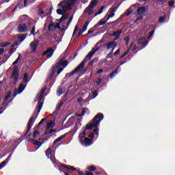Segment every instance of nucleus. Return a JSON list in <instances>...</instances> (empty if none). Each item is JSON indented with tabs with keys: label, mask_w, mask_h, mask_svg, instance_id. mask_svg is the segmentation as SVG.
Returning a JSON list of instances; mask_svg holds the SVG:
<instances>
[{
	"label": "nucleus",
	"mask_w": 175,
	"mask_h": 175,
	"mask_svg": "<svg viewBox=\"0 0 175 175\" xmlns=\"http://www.w3.org/2000/svg\"><path fill=\"white\" fill-rule=\"evenodd\" d=\"M37 99L38 100V107H37V109H38L37 113H36V112H34L33 113V116L29 120V122L27 123V130L26 131V133L25 134L26 139H27L28 140H29V138L31 137V136L32 135V134L29 133V131H31V128H32V126H33L35 121H36V118H38V116H39V113H40V111L42 110V108L43 107V102H41L42 99H43V94L40 93L38 96Z\"/></svg>",
	"instance_id": "f257e3e1"
},
{
	"label": "nucleus",
	"mask_w": 175,
	"mask_h": 175,
	"mask_svg": "<svg viewBox=\"0 0 175 175\" xmlns=\"http://www.w3.org/2000/svg\"><path fill=\"white\" fill-rule=\"evenodd\" d=\"M103 118H105L103 113H98L92 119V123L86 125L85 129H87V131H92L93 129V133L89 135V137H90V139H94V137H95V135L97 136L99 135V124H100V122Z\"/></svg>",
	"instance_id": "f03ea898"
},
{
	"label": "nucleus",
	"mask_w": 175,
	"mask_h": 175,
	"mask_svg": "<svg viewBox=\"0 0 175 175\" xmlns=\"http://www.w3.org/2000/svg\"><path fill=\"white\" fill-rule=\"evenodd\" d=\"M59 66H63V68H66L68 66V60H64V59H60L59 62L56 64L55 66L53 67L52 70L48 75V77L46 79L47 81H50L51 79H53V76L55 75V72H57V69L59 68Z\"/></svg>",
	"instance_id": "7ed1b4c3"
},
{
	"label": "nucleus",
	"mask_w": 175,
	"mask_h": 175,
	"mask_svg": "<svg viewBox=\"0 0 175 175\" xmlns=\"http://www.w3.org/2000/svg\"><path fill=\"white\" fill-rule=\"evenodd\" d=\"M71 1L72 3H70L66 0H64L57 5V8H61L64 13H66L68 10H70V9H72V6H73L75 5V2H76V0Z\"/></svg>",
	"instance_id": "20e7f679"
},
{
	"label": "nucleus",
	"mask_w": 175,
	"mask_h": 175,
	"mask_svg": "<svg viewBox=\"0 0 175 175\" xmlns=\"http://www.w3.org/2000/svg\"><path fill=\"white\" fill-rule=\"evenodd\" d=\"M100 43H105V40L101 39L96 44L95 48H92V51L89 52V53L86 55L85 58L84 59V61H90V59L92 58V55H94L95 53L100 50V47H102V45H100Z\"/></svg>",
	"instance_id": "39448f33"
},
{
	"label": "nucleus",
	"mask_w": 175,
	"mask_h": 175,
	"mask_svg": "<svg viewBox=\"0 0 175 175\" xmlns=\"http://www.w3.org/2000/svg\"><path fill=\"white\" fill-rule=\"evenodd\" d=\"M98 5V0H92L89 5L84 10L83 13H87L88 16L94 14V8Z\"/></svg>",
	"instance_id": "423d86ee"
},
{
	"label": "nucleus",
	"mask_w": 175,
	"mask_h": 175,
	"mask_svg": "<svg viewBox=\"0 0 175 175\" xmlns=\"http://www.w3.org/2000/svg\"><path fill=\"white\" fill-rule=\"evenodd\" d=\"M84 59L83 61H82L79 65H78L77 66V68L72 71L71 72L67 73L66 75V77H72V76H73V75L76 74V73H79V72H83V69H84V65L85 64V62H84Z\"/></svg>",
	"instance_id": "0eeeda50"
},
{
	"label": "nucleus",
	"mask_w": 175,
	"mask_h": 175,
	"mask_svg": "<svg viewBox=\"0 0 175 175\" xmlns=\"http://www.w3.org/2000/svg\"><path fill=\"white\" fill-rule=\"evenodd\" d=\"M53 28H54L55 29H59L60 32H63V33H65V31H66V29L61 28V25L59 24V23H56V25L54 22L51 23L48 26V31L49 32H52V31H53Z\"/></svg>",
	"instance_id": "6e6552de"
},
{
	"label": "nucleus",
	"mask_w": 175,
	"mask_h": 175,
	"mask_svg": "<svg viewBox=\"0 0 175 175\" xmlns=\"http://www.w3.org/2000/svg\"><path fill=\"white\" fill-rule=\"evenodd\" d=\"M61 166L62 167H65L66 169H67V170L70 171L71 170V172H77V173L79 174V175H85V172H82L81 170H77V169H76V167L71 166V165H66L64 163L61 164Z\"/></svg>",
	"instance_id": "1a4fd4ad"
},
{
	"label": "nucleus",
	"mask_w": 175,
	"mask_h": 175,
	"mask_svg": "<svg viewBox=\"0 0 175 175\" xmlns=\"http://www.w3.org/2000/svg\"><path fill=\"white\" fill-rule=\"evenodd\" d=\"M19 72H20V70L18 69V66H15L14 67V69L12 70V74L11 75V77L14 80V83H17V81H18Z\"/></svg>",
	"instance_id": "9d476101"
},
{
	"label": "nucleus",
	"mask_w": 175,
	"mask_h": 175,
	"mask_svg": "<svg viewBox=\"0 0 175 175\" xmlns=\"http://www.w3.org/2000/svg\"><path fill=\"white\" fill-rule=\"evenodd\" d=\"M53 54H54V49L49 48L44 51V53L42 54V57H44V55H46L47 57L46 59H49V58H51V57H53Z\"/></svg>",
	"instance_id": "9b49d317"
},
{
	"label": "nucleus",
	"mask_w": 175,
	"mask_h": 175,
	"mask_svg": "<svg viewBox=\"0 0 175 175\" xmlns=\"http://www.w3.org/2000/svg\"><path fill=\"white\" fill-rule=\"evenodd\" d=\"M40 140H42V138H39L38 141L36 140L35 138L29 139V142H31L32 144H34V146H38L37 149L40 148L42 146V144L44 143V141H42L40 142Z\"/></svg>",
	"instance_id": "f8f14e48"
},
{
	"label": "nucleus",
	"mask_w": 175,
	"mask_h": 175,
	"mask_svg": "<svg viewBox=\"0 0 175 175\" xmlns=\"http://www.w3.org/2000/svg\"><path fill=\"white\" fill-rule=\"evenodd\" d=\"M38 44H39V40H37L30 43V47L31 49L32 53H35L36 51V49L38 48Z\"/></svg>",
	"instance_id": "ddd939ff"
},
{
	"label": "nucleus",
	"mask_w": 175,
	"mask_h": 175,
	"mask_svg": "<svg viewBox=\"0 0 175 175\" xmlns=\"http://www.w3.org/2000/svg\"><path fill=\"white\" fill-rule=\"evenodd\" d=\"M28 28H27V25L25 23H21L18 25V31L19 32H27Z\"/></svg>",
	"instance_id": "4468645a"
},
{
	"label": "nucleus",
	"mask_w": 175,
	"mask_h": 175,
	"mask_svg": "<svg viewBox=\"0 0 175 175\" xmlns=\"http://www.w3.org/2000/svg\"><path fill=\"white\" fill-rule=\"evenodd\" d=\"M85 131H87V129H84L81 133H79V142L83 144V139H85V137H87V133H85Z\"/></svg>",
	"instance_id": "2eb2a0df"
},
{
	"label": "nucleus",
	"mask_w": 175,
	"mask_h": 175,
	"mask_svg": "<svg viewBox=\"0 0 175 175\" xmlns=\"http://www.w3.org/2000/svg\"><path fill=\"white\" fill-rule=\"evenodd\" d=\"M45 154H46L47 158L50 159L51 162H53V163H54V161H53V157H51V155L53 154V150L51 149V148H49L46 150Z\"/></svg>",
	"instance_id": "dca6fc26"
},
{
	"label": "nucleus",
	"mask_w": 175,
	"mask_h": 175,
	"mask_svg": "<svg viewBox=\"0 0 175 175\" xmlns=\"http://www.w3.org/2000/svg\"><path fill=\"white\" fill-rule=\"evenodd\" d=\"M107 50H110V49H113V47H117V42L112 41L106 44Z\"/></svg>",
	"instance_id": "f3484780"
},
{
	"label": "nucleus",
	"mask_w": 175,
	"mask_h": 175,
	"mask_svg": "<svg viewBox=\"0 0 175 175\" xmlns=\"http://www.w3.org/2000/svg\"><path fill=\"white\" fill-rule=\"evenodd\" d=\"M137 44L138 46L141 44L142 47H146V46L148 44V40L143 41V38H139L137 40Z\"/></svg>",
	"instance_id": "a211bd4d"
},
{
	"label": "nucleus",
	"mask_w": 175,
	"mask_h": 175,
	"mask_svg": "<svg viewBox=\"0 0 175 175\" xmlns=\"http://www.w3.org/2000/svg\"><path fill=\"white\" fill-rule=\"evenodd\" d=\"M83 143L85 146H91V144H92V139H91V138L85 137V140L83 141Z\"/></svg>",
	"instance_id": "6ab92c4d"
},
{
	"label": "nucleus",
	"mask_w": 175,
	"mask_h": 175,
	"mask_svg": "<svg viewBox=\"0 0 175 175\" xmlns=\"http://www.w3.org/2000/svg\"><path fill=\"white\" fill-rule=\"evenodd\" d=\"M66 136H68V133H65V134L61 135L60 137H59L57 139H56L53 142V144H57V143H58V142H61V140H62V139H65V137H66Z\"/></svg>",
	"instance_id": "aec40b11"
},
{
	"label": "nucleus",
	"mask_w": 175,
	"mask_h": 175,
	"mask_svg": "<svg viewBox=\"0 0 175 175\" xmlns=\"http://www.w3.org/2000/svg\"><path fill=\"white\" fill-rule=\"evenodd\" d=\"M107 23V21H103V19L100 20L97 24H96L93 28H98V27H100V25H105Z\"/></svg>",
	"instance_id": "412c9836"
},
{
	"label": "nucleus",
	"mask_w": 175,
	"mask_h": 175,
	"mask_svg": "<svg viewBox=\"0 0 175 175\" xmlns=\"http://www.w3.org/2000/svg\"><path fill=\"white\" fill-rule=\"evenodd\" d=\"M53 126H55V123L53 121L48 122L46 123V130L49 131L50 128H53Z\"/></svg>",
	"instance_id": "4be33fe9"
},
{
	"label": "nucleus",
	"mask_w": 175,
	"mask_h": 175,
	"mask_svg": "<svg viewBox=\"0 0 175 175\" xmlns=\"http://www.w3.org/2000/svg\"><path fill=\"white\" fill-rule=\"evenodd\" d=\"M68 18H69V16H68V14L62 15V17L59 19V25H61L62 21H64V20H68Z\"/></svg>",
	"instance_id": "5701e85b"
},
{
	"label": "nucleus",
	"mask_w": 175,
	"mask_h": 175,
	"mask_svg": "<svg viewBox=\"0 0 175 175\" xmlns=\"http://www.w3.org/2000/svg\"><path fill=\"white\" fill-rule=\"evenodd\" d=\"M25 87L27 85H24V83H21L18 87V94H21L25 90Z\"/></svg>",
	"instance_id": "b1692460"
},
{
	"label": "nucleus",
	"mask_w": 175,
	"mask_h": 175,
	"mask_svg": "<svg viewBox=\"0 0 175 175\" xmlns=\"http://www.w3.org/2000/svg\"><path fill=\"white\" fill-rule=\"evenodd\" d=\"M29 77V75L28 74V72H26L23 75V81L24 83H26V84H28L29 80L28 79V78Z\"/></svg>",
	"instance_id": "393cba45"
},
{
	"label": "nucleus",
	"mask_w": 175,
	"mask_h": 175,
	"mask_svg": "<svg viewBox=\"0 0 175 175\" xmlns=\"http://www.w3.org/2000/svg\"><path fill=\"white\" fill-rule=\"evenodd\" d=\"M25 38H27V34H22L18 36V42H24V40H25Z\"/></svg>",
	"instance_id": "a878e982"
},
{
	"label": "nucleus",
	"mask_w": 175,
	"mask_h": 175,
	"mask_svg": "<svg viewBox=\"0 0 175 175\" xmlns=\"http://www.w3.org/2000/svg\"><path fill=\"white\" fill-rule=\"evenodd\" d=\"M146 13V7L142 6L138 8V14H143Z\"/></svg>",
	"instance_id": "bb28decb"
},
{
	"label": "nucleus",
	"mask_w": 175,
	"mask_h": 175,
	"mask_svg": "<svg viewBox=\"0 0 175 175\" xmlns=\"http://www.w3.org/2000/svg\"><path fill=\"white\" fill-rule=\"evenodd\" d=\"M120 5L113 4V9L111 10L110 14H113V13H116L117 12V9H118Z\"/></svg>",
	"instance_id": "cd10ccee"
},
{
	"label": "nucleus",
	"mask_w": 175,
	"mask_h": 175,
	"mask_svg": "<svg viewBox=\"0 0 175 175\" xmlns=\"http://www.w3.org/2000/svg\"><path fill=\"white\" fill-rule=\"evenodd\" d=\"M10 96H12V91H8L4 98V102H6V100H8Z\"/></svg>",
	"instance_id": "c85d7f7f"
},
{
	"label": "nucleus",
	"mask_w": 175,
	"mask_h": 175,
	"mask_svg": "<svg viewBox=\"0 0 175 175\" xmlns=\"http://www.w3.org/2000/svg\"><path fill=\"white\" fill-rule=\"evenodd\" d=\"M104 9H105V6H103V5L101 6V8L94 14V17H96V16L100 14L103 12Z\"/></svg>",
	"instance_id": "c756f323"
},
{
	"label": "nucleus",
	"mask_w": 175,
	"mask_h": 175,
	"mask_svg": "<svg viewBox=\"0 0 175 175\" xmlns=\"http://www.w3.org/2000/svg\"><path fill=\"white\" fill-rule=\"evenodd\" d=\"M121 33H122V30L120 29L117 31H114L113 35H114L116 38H120V36L121 35Z\"/></svg>",
	"instance_id": "7c9ffc66"
},
{
	"label": "nucleus",
	"mask_w": 175,
	"mask_h": 175,
	"mask_svg": "<svg viewBox=\"0 0 175 175\" xmlns=\"http://www.w3.org/2000/svg\"><path fill=\"white\" fill-rule=\"evenodd\" d=\"M40 135V133H39V131H38L37 130H34L33 131V139H36L39 135Z\"/></svg>",
	"instance_id": "2f4dec72"
},
{
	"label": "nucleus",
	"mask_w": 175,
	"mask_h": 175,
	"mask_svg": "<svg viewBox=\"0 0 175 175\" xmlns=\"http://www.w3.org/2000/svg\"><path fill=\"white\" fill-rule=\"evenodd\" d=\"M117 73H118V69L115 70L114 71H113L111 73L109 74V77L111 79H113V77H115L116 75H117Z\"/></svg>",
	"instance_id": "473e14b6"
},
{
	"label": "nucleus",
	"mask_w": 175,
	"mask_h": 175,
	"mask_svg": "<svg viewBox=\"0 0 175 175\" xmlns=\"http://www.w3.org/2000/svg\"><path fill=\"white\" fill-rule=\"evenodd\" d=\"M62 94H64V88H59L57 90V95H58L59 96H61V95H62Z\"/></svg>",
	"instance_id": "72a5a7b5"
},
{
	"label": "nucleus",
	"mask_w": 175,
	"mask_h": 175,
	"mask_svg": "<svg viewBox=\"0 0 175 175\" xmlns=\"http://www.w3.org/2000/svg\"><path fill=\"white\" fill-rule=\"evenodd\" d=\"M64 105V102L61 101L59 103L57 104L56 106V110H59L61 109V107H62V105Z\"/></svg>",
	"instance_id": "f704fd0d"
},
{
	"label": "nucleus",
	"mask_w": 175,
	"mask_h": 175,
	"mask_svg": "<svg viewBox=\"0 0 175 175\" xmlns=\"http://www.w3.org/2000/svg\"><path fill=\"white\" fill-rule=\"evenodd\" d=\"M165 21H166V16H161L159 18V22L161 23H165Z\"/></svg>",
	"instance_id": "c9c22d12"
},
{
	"label": "nucleus",
	"mask_w": 175,
	"mask_h": 175,
	"mask_svg": "<svg viewBox=\"0 0 175 175\" xmlns=\"http://www.w3.org/2000/svg\"><path fill=\"white\" fill-rule=\"evenodd\" d=\"M88 170H89V172H95V170H96V167L94 166H89L88 167Z\"/></svg>",
	"instance_id": "e433bc0d"
},
{
	"label": "nucleus",
	"mask_w": 175,
	"mask_h": 175,
	"mask_svg": "<svg viewBox=\"0 0 175 175\" xmlns=\"http://www.w3.org/2000/svg\"><path fill=\"white\" fill-rule=\"evenodd\" d=\"M56 12H57V14H59V16H62V15L65 14V13L64 12L62 9H57Z\"/></svg>",
	"instance_id": "4c0bfd02"
},
{
	"label": "nucleus",
	"mask_w": 175,
	"mask_h": 175,
	"mask_svg": "<svg viewBox=\"0 0 175 175\" xmlns=\"http://www.w3.org/2000/svg\"><path fill=\"white\" fill-rule=\"evenodd\" d=\"M96 62H98V58L93 59L90 62L88 63V65H94L96 64Z\"/></svg>",
	"instance_id": "58836bf2"
},
{
	"label": "nucleus",
	"mask_w": 175,
	"mask_h": 175,
	"mask_svg": "<svg viewBox=\"0 0 175 175\" xmlns=\"http://www.w3.org/2000/svg\"><path fill=\"white\" fill-rule=\"evenodd\" d=\"M20 57H21V54L20 53L18 58L12 63V65H17L18 64V61H20Z\"/></svg>",
	"instance_id": "ea45409f"
},
{
	"label": "nucleus",
	"mask_w": 175,
	"mask_h": 175,
	"mask_svg": "<svg viewBox=\"0 0 175 175\" xmlns=\"http://www.w3.org/2000/svg\"><path fill=\"white\" fill-rule=\"evenodd\" d=\"M55 131L51 129L49 131V129L46 130V131L44 132V135H51V133H53V132H55Z\"/></svg>",
	"instance_id": "a19ab883"
},
{
	"label": "nucleus",
	"mask_w": 175,
	"mask_h": 175,
	"mask_svg": "<svg viewBox=\"0 0 175 175\" xmlns=\"http://www.w3.org/2000/svg\"><path fill=\"white\" fill-rule=\"evenodd\" d=\"M77 31H79V26L76 25L75 29H74V31L72 33V37L75 36V35H76V33H77Z\"/></svg>",
	"instance_id": "79ce46f5"
},
{
	"label": "nucleus",
	"mask_w": 175,
	"mask_h": 175,
	"mask_svg": "<svg viewBox=\"0 0 175 175\" xmlns=\"http://www.w3.org/2000/svg\"><path fill=\"white\" fill-rule=\"evenodd\" d=\"M124 40H125L126 44L128 45V44H129V40H131V38L129 36H126L124 38Z\"/></svg>",
	"instance_id": "37998d69"
},
{
	"label": "nucleus",
	"mask_w": 175,
	"mask_h": 175,
	"mask_svg": "<svg viewBox=\"0 0 175 175\" xmlns=\"http://www.w3.org/2000/svg\"><path fill=\"white\" fill-rule=\"evenodd\" d=\"M121 20H122V16L119 17L116 21H114V25H117V24L121 23Z\"/></svg>",
	"instance_id": "c03bdc74"
},
{
	"label": "nucleus",
	"mask_w": 175,
	"mask_h": 175,
	"mask_svg": "<svg viewBox=\"0 0 175 175\" xmlns=\"http://www.w3.org/2000/svg\"><path fill=\"white\" fill-rule=\"evenodd\" d=\"M128 54H129V49H128L120 57V59H122V58L125 57V55H128Z\"/></svg>",
	"instance_id": "a18cd8bd"
},
{
	"label": "nucleus",
	"mask_w": 175,
	"mask_h": 175,
	"mask_svg": "<svg viewBox=\"0 0 175 175\" xmlns=\"http://www.w3.org/2000/svg\"><path fill=\"white\" fill-rule=\"evenodd\" d=\"M38 12V14H44V11L43 10V8H40Z\"/></svg>",
	"instance_id": "49530a36"
},
{
	"label": "nucleus",
	"mask_w": 175,
	"mask_h": 175,
	"mask_svg": "<svg viewBox=\"0 0 175 175\" xmlns=\"http://www.w3.org/2000/svg\"><path fill=\"white\" fill-rule=\"evenodd\" d=\"M114 16H116V14H114V13L110 14V15L107 18L105 21H109V20H110V18H111V17H114Z\"/></svg>",
	"instance_id": "de8ad7c7"
},
{
	"label": "nucleus",
	"mask_w": 175,
	"mask_h": 175,
	"mask_svg": "<svg viewBox=\"0 0 175 175\" xmlns=\"http://www.w3.org/2000/svg\"><path fill=\"white\" fill-rule=\"evenodd\" d=\"M97 85H100V84L102 83V79L100 78H98L97 79V81H96Z\"/></svg>",
	"instance_id": "09e8293b"
},
{
	"label": "nucleus",
	"mask_w": 175,
	"mask_h": 175,
	"mask_svg": "<svg viewBox=\"0 0 175 175\" xmlns=\"http://www.w3.org/2000/svg\"><path fill=\"white\" fill-rule=\"evenodd\" d=\"M92 94H93V98H96L98 96V90H94L92 92Z\"/></svg>",
	"instance_id": "8fccbe9b"
},
{
	"label": "nucleus",
	"mask_w": 175,
	"mask_h": 175,
	"mask_svg": "<svg viewBox=\"0 0 175 175\" xmlns=\"http://www.w3.org/2000/svg\"><path fill=\"white\" fill-rule=\"evenodd\" d=\"M169 6L173 7L174 5V1L171 0L168 2Z\"/></svg>",
	"instance_id": "3c124183"
},
{
	"label": "nucleus",
	"mask_w": 175,
	"mask_h": 175,
	"mask_svg": "<svg viewBox=\"0 0 175 175\" xmlns=\"http://www.w3.org/2000/svg\"><path fill=\"white\" fill-rule=\"evenodd\" d=\"M12 155H13V153H10L8 158L5 159V161L8 163L10 161V158H12Z\"/></svg>",
	"instance_id": "603ef678"
},
{
	"label": "nucleus",
	"mask_w": 175,
	"mask_h": 175,
	"mask_svg": "<svg viewBox=\"0 0 175 175\" xmlns=\"http://www.w3.org/2000/svg\"><path fill=\"white\" fill-rule=\"evenodd\" d=\"M53 7H51L49 13H46L45 16H50V14L53 13ZM45 16H44V17H45Z\"/></svg>",
	"instance_id": "864d4df0"
},
{
	"label": "nucleus",
	"mask_w": 175,
	"mask_h": 175,
	"mask_svg": "<svg viewBox=\"0 0 175 175\" xmlns=\"http://www.w3.org/2000/svg\"><path fill=\"white\" fill-rule=\"evenodd\" d=\"M85 175H94V173H92V172H90V171L86 170V171H85Z\"/></svg>",
	"instance_id": "5fc2aeb1"
},
{
	"label": "nucleus",
	"mask_w": 175,
	"mask_h": 175,
	"mask_svg": "<svg viewBox=\"0 0 175 175\" xmlns=\"http://www.w3.org/2000/svg\"><path fill=\"white\" fill-rule=\"evenodd\" d=\"M132 13V10L128 9L127 12L125 13L126 16H130V14Z\"/></svg>",
	"instance_id": "6e6d98bb"
},
{
	"label": "nucleus",
	"mask_w": 175,
	"mask_h": 175,
	"mask_svg": "<svg viewBox=\"0 0 175 175\" xmlns=\"http://www.w3.org/2000/svg\"><path fill=\"white\" fill-rule=\"evenodd\" d=\"M46 90H47V87L46 86H44L42 90H41V94H44V92H46Z\"/></svg>",
	"instance_id": "4d7b16f0"
},
{
	"label": "nucleus",
	"mask_w": 175,
	"mask_h": 175,
	"mask_svg": "<svg viewBox=\"0 0 175 175\" xmlns=\"http://www.w3.org/2000/svg\"><path fill=\"white\" fill-rule=\"evenodd\" d=\"M21 142H22V140L18 139L14 142V144H16V146H18V144H20V143H21Z\"/></svg>",
	"instance_id": "13d9d810"
},
{
	"label": "nucleus",
	"mask_w": 175,
	"mask_h": 175,
	"mask_svg": "<svg viewBox=\"0 0 175 175\" xmlns=\"http://www.w3.org/2000/svg\"><path fill=\"white\" fill-rule=\"evenodd\" d=\"M31 34L35 35V26H33L31 30Z\"/></svg>",
	"instance_id": "bf43d9fd"
},
{
	"label": "nucleus",
	"mask_w": 175,
	"mask_h": 175,
	"mask_svg": "<svg viewBox=\"0 0 175 175\" xmlns=\"http://www.w3.org/2000/svg\"><path fill=\"white\" fill-rule=\"evenodd\" d=\"M120 52H121V50H120V49H118L113 53V55H118V54H120Z\"/></svg>",
	"instance_id": "052dcab7"
},
{
	"label": "nucleus",
	"mask_w": 175,
	"mask_h": 175,
	"mask_svg": "<svg viewBox=\"0 0 175 175\" xmlns=\"http://www.w3.org/2000/svg\"><path fill=\"white\" fill-rule=\"evenodd\" d=\"M91 33H94V29H90L88 31V35H91Z\"/></svg>",
	"instance_id": "680f3d73"
},
{
	"label": "nucleus",
	"mask_w": 175,
	"mask_h": 175,
	"mask_svg": "<svg viewBox=\"0 0 175 175\" xmlns=\"http://www.w3.org/2000/svg\"><path fill=\"white\" fill-rule=\"evenodd\" d=\"M96 75H100V73H103V69H100L96 71Z\"/></svg>",
	"instance_id": "e2e57ef3"
},
{
	"label": "nucleus",
	"mask_w": 175,
	"mask_h": 175,
	"mask_svg": "<svg viewBox=\"0 0 175 175\" xmlns=\"http://www.w3.org/2000/svg\"><path fill=\"white\" fill-rule=\"evenodd\" d=\"M81 31L83 33L85 32V31H87V26L83 25Z\"/></svg>",
	"instance_id": "0e129e2a"
},
{
	"label": "nucleus",
	"mask_w": 175,
	"mask_h": 175,
	"mask_svg": "<svg viewBox=\"0 0 175 175\" xmlns=\"http://www.w3.org/2000/svg\"><path fill=\"white\" fill-rule=\"evenodd\" d=\"M3 53H5V49L4 48L0 49V55H2Z\"/></svg>",
	"instance_id": "69168bd1"
},
{
	"label": "nucleus",
	"mask_w": 175,
	"mask_h": 175,
	"mask_svg": "<svg viewBox=\"0 0 175 175\" xmlns=\"http://www.w3.org/2000/svg\"><path fill=\"white\" fill-rule=\"evenodd\" d=\"M62 70H64V68H59V70H58L57 72V75H59V74L61 73V72H62Z\"/></svg>",
	"instance_id": "338daca9"
},
{
	"label": "nucleus",
	"mask_w": 175,
	"mask_h": 175,
	"mask_svg": "<svg viewBox=\"0 0 175 175\" xmlns=\"http://www.w3.org/2000/svg\"><path fill=\"white\" fill-rule=\"evenodd\" d=\"M83 32L81 30H79V32L77 35L76 38H79V36H80V35H83Z\"/></svg>",
	"instance_id": "774afa93"
}]
</instances>
